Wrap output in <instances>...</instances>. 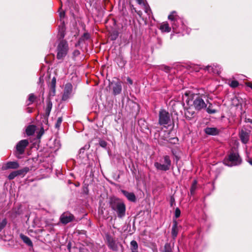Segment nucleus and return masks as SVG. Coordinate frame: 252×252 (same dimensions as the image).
Listing matches in <instances>:
<instances>
[{
  "instance_id": "nucleus-1",
  "label": "nucleus",
  "mask_w": 252,
  "mask_h": 252,
  "mask_svg": "<svg viewBox=\"0 0 252 252\" xmlns=\"http://www.w3.org/2000/svg\"><path fill=\"white\" fill-rule=\"evenodd\" d=\"M65 27L64 22H62V25L59 26V38L60 40L58 44L57 51V59L59 60H63L67 55L69 47L67 42L63 39L65 36Z\"/></svg>"
},
{
  "instance_id": "nucleus-2",
  "label": "nucleus",
  "mask_w": 252,
  "mask_h": 252,
  "mask_svg": "<svg viewBox=\"0 0 252 252\" xmlns=\"http://www.w3.org/2000/svg\"><path fill=\"white\" fill-rule=\"evenodd\" d=\"M109 205L112 211L116 213L117 217L122 219L126 216V206L124 202L115 196L109 198Z\"/></svg>"
},
{
  "instance_id": "nucleus-3",
  "label": "nucleus",
  "mask_w": 252,
  "mask_h": 252,
  "mask_svg": "<svg viewBox=\"0 0 252 252\" xmlns=\"http://www.w3.org/2000/svg\"><path fill=\"white\" fill-rule=\"evenodd\" d=\"M242 162V159L237 153L231 152L228 156L227 158L224 159V163L228 166H233L240 165Z\"/></svg>"
},
{
  "instance_id": "nucleus-4",
  "label": "nucleus",
  "mask_w": 252,
  "mask_h": 252,
  "mask_svg": "<svg viewBox=\"0 0 252 252\" xmlns=\"http://www.w3.org/2000/svg\"><path fill=\"white\" fill-rule=\"evenodd\" d=\"M171 164V161L168 156L163 157V160H160V162H156L154 163L155 167L158 170L166 171L169 170Z\"/></svg>"
},
{
  "instance_id": "nucleus-5",
  "label": "nucleus",
  "mask_w": 252,
  "mask_h": 252,
  "mask_svg": "<svg viewBox=\"0 0 252 252\" xmlns=\"http://www.w3.org/2000/svg\"><path fill=\"white\" fill-rule=\"evenodd\" d=\"M170 121L169 113L163 109L160 110L159 113V124L160 125H167Z\"/></svg>"
},
{
  "instance_id": "nucleus-6",
  "label": "nucleus",
  "mask_w": 252,
  "mask_h": 252,
  "mask_svg": "<svg viewBox=\"0 0 252 252\" xmlns=\"http://www.w3.org/2000/svg\"><path fill=\"white\" fill-rule=\"evenodd\" d=\"M193 99V105L195 110L200 111L206 108L207 104L200 96L197 95Z\"/></svg>"
},
{
  "instance_id": "nucleus-7",
  "label": "nucleus",
  "mask_w": 252,
  "mask_h": 252,
  "mask_svg": "<svg viewBox=\"0 0 252 252\" xmlns=\"http://www.w3.org/2000/svg\"><path fill=\"white\" fill-rule=\"evenodd\" d=\"M29 144V141L27 139L20 141L16 145V155H23L25 151L26 148Z\"/></svg>"
},
{
  "instance_id": "nucleus-8",
  "label": "nucleus",
  "mask_w": 252,
  "mask_h": 252,
  "mask_svg": "<svg viewBox=\"0 0 252 252\" xmlns=\"http://www.w3.org/2000/svg\"><path fill=\"white\" fill-rule=\"evenodd\" d=\"M29 168L28 167H24L21 170L14 171L9 174L8 176V178L9 180H12L18 175H21L27 173L29 172Z\"/></svg>"
},
{
  "instance_id": "nucleus-9",
  "label": "nucleus",
  "mask_w": 252,
  "mask_h": 252,
  "mask_svg": "<svg viewBox=\"0 0 252 252\" xmlns=\"http://www.w3.org/2000/svg\"><path fill=\"white\" fill-rule=\"evenodd\" d=\"M74 217L73 215L71 214L63 213V214L60 218L61 222L64 224L68 223L72 221Z\"/></svg>"
},
{
  "instance_id": "nucleus-10",
  "label": "nucleus",
  "mask_w": 252,
  "mask_h": 252,
  "mask_svg": "<svg viewBox=\"0 0 252 252\" xmlns=\"http://www.w3.org/2000/svg\"><path fill=\"white\" fill-rule=\"evenodd\" d=\"M239 137L241 142L244 144H247L250 139V133L247 132L245 129L242 128L239 133Z\"/></svg>"
},
{
  "instance_id": "nucleus-11",
  "label": "nucleus",
  "mask_w": 252,
  "mask_h": 252,
  "mask_svg": "<svg viewBox=\"0 0 252 252\" xmlns=\"http://www.w3.org/2000/svg\"><path fill=\"white\" fill-rule=\"evenodd\" d=\"M72 91V85L71 84H67L65 85V89L64 90L63 94L62 96V99L63 101L67 100L69 94H71Z\"/></svg>"
},
{
  "instance_id": "nucleus-12",
  "label": "nucleus",
  "mask_w": 252,
  "mask_h": 252,
  "mask_svg": "<svg viewBox=\"0 0 252 252\" xmlns=\"http://www.w3.org/2000/svg\"><path fill=\"white\" fill-rule=\"evenodd\" d=\"M107 242L109 248L113 251H117L119 243L114 239V237H107Z\"/></svg>"
},
{
  "instance_id": "nucleus-13",
  "label": "nucleus",
  "mask_w": 252,
  "mask_h": 252,
  "mask_svg": "<svg viewBox=\"0 0 252 252\" xmlns=\"http://www.w3.org/2000/svg\"><path fill=\"white\" fill-rule=\"evenodd\" d=\"M204 131L206 134L209 135H217L220 133V130L216 127H207Z\"/></svg>"
},
{
  "instance_id": "nucleus-14",
  "label": "nucleus",
  "mask_w": 252,
  "mask_h": 252,
  "mask_svg": "<svg viewBox=\"0 0 252 252\" xmlns=\"http://www.w3.org/2000/svg\"><path fill=\"white\" fill-rule=\"evenodd\" d=\"M122 90V87L121 82L118 81L116 82L113 87V94L117 95L121 93Z\"/></svg>"
},
{
  "instance_id": "nucleus-15",
  "label": "nucleus",
  "mask_w": 252,
  "mask_h": 252,
  "mask_svg": "<svg viewBox=\"0 0 252 252\" xmlns=\"http://www.w3.org/2000/svg\"><path fill=\"white\" fill-rule=\"evenodd\" d=\"M185 115L187 119L190 120L195 117V112L192 107H189L186 110Z\"/></svg>"
},
{
  "instance_id": "nucleus-16",
  "label": "nucleus",
  "mask_w": 252,
  "mask_h": 252,
  "mask_svg": "<svg viewBox=\"0 0 252 252\" xmlns=\"http://www.w3.org/2000/svg\"><path fill=\"white\" fill-rule=\"evenodd\" d=\"M0 245H2L5 246H14V240L12 238L6 240L3 239L2 237H0Z\"/></svg>"
},
{
  "instance_id": "nucleus-17",
  "label": "nucleus",
  "mask_w": 252,
  "mask_h": 252,
  "mask_svg": "<svg viewBox=\"0 0 252 252\" xmlns=\"http://www.w3.org/2000/svg\"><path fill=\"white\" fill-rule=\"evenodd\" d=\"M122 192L128 200L132 202H135L136 201V197L134 193L129 192L125 190H122Z\"/></svg>"
},
{
  "instance_id": "nucleus-18",
  "label": "nucleus",
  "mask_w": 252,
  "mask_h": 252,
  "mask_svg": "<svg viewBox=\"0 0 252 252\" xmlns=\"http://www.w3.org/2000/svg\"><path fill=\"white\" fill-rule=\"evenodd\" d=\"M36 126L34 125H30L26 129V133L28 136L32 135L35 131Z\"/></svg>"
},
{
  "instance_id": "nucleus-19",
  "label": "nucleus",
  "mask_w": 252,
  "mask_h": 252,
  "mask_svg": "<svg viewBox=\"0 0 252 252\" xmlns=\"http://www.w3.org/2000/svg\"><path fill=\"white\" fill-rule=\"evenodd\" d=\"M19 167V164L17 161H9L6 164L5 169H17Z\"/></svg>"
},
{
  "instance_id": "nucleus-20",
  "label": "nucleus",
  "mask_w": 252,
  "mask_h": 252,
  "mask_svg": "<svg viewBox=\"0 0 252 252\" xmlns=\"http://www.w3.org/2000/svg\"><path fill=\"white\" fill-rule=\"evenodd\" d=\"M8 213L10 218L15 219L18 215L21 214V211L20 210V208H18L17 209H13L11 211L9 212Z\"/></svg>"
},
{
  "instance_id": "nucleus-21",
  "label": "nucleus",
  "mask_w": 252,
  "mask_h": 252,
  "mask_svg": "<svg viewBox=\"0 0 252 252\" xmlns=\"http://www.w3.org/2000/svg\"><path fill=\"white\" fill-rule=\"evenodd\" d=\"M52 108V102L50 99H48L47 102V106L45 109V117L48 118L50 114V112L51 111Z\"/></svg>"
},
{
  "instance_id": "nucleus-22",
  "label": "nucleus",
  "mask_w": 252,
  "mask_h": 252,
  "mask_svg": "<svg viewBox=\"0 0 252 252\" xmlns=\"http://www.w3.org/2000/svg\"><path fill=\"white\" fill-rule=\"evenodd\" d=\"M90 38V34L88 32H85L83 35L79 39L78 42L76 44V46L79 45L81 43L84 41L85 40H88Z\"/></svg>"
},
{
  "instance_id": "nucleus-23",
  "label": "nucleus",
  "mask_w": 252,
  "mask_h": 252,
  "mask_svg": "<svg viewBox=\"0 0 252 252\" xmlns=\"http://www.w3.org/2000/svg\"><path fill=\"white\" fill-rule=\"evenodd\" d=\"M160 30L167 32H169L171 31V28L167 23H163L160 26Z\"/></svg>"
},
{
  "instance_id": "nucleus-24",
  "label": "nucleus",
  "mask_w": 252,
  "mask_h": 252,
  "mask_svg": "<svg viewBox=\"0 0 252 252\" xmlns=\"http://www.w3.org/2000/svg\"><path fill=\"white\" fill-rule=\"evenodd\" d=\"M197 181L194 180L192 183L190 189V195H193L195 193V190L197 188Z\"/></svg>"
},
{
  "instance_id": "nucleus-25",
  "label": "nucleus",
  "mask_w": 252,
  "mask_h": 252,
  "mask_svg": "<svg viewBox=\"0 0 252 252\" xmlns=\"http://www.w3.org/2000/svg\"><path fill=\"white\" fill-rule=\"evenodd\" d=\"M171 233L172 236H177L178 234L177 223L176 221L174 222V224L173 225L172 228Z\"/></svg>"
},
{
  "instance_id": "nucleus-26",
  "label": "nucleus",
  "mask_w": 252,
  "mask_h": 252,
  "mask_svg": "<svg viewBox=\"0 0 252 252\" xmlns=\"http://www.w3.org/2000/svg\"><path fill=\"white\" fill-rule=\"evenodd\" d=\"M25 244L31 247H32V243L29 237H19Z\"/></svg>"
},
{
  "instance_id": "nucleus-27",
  "label": "nucleus",
  "mask_w": 252,
  "mask_h": 252,
  "mask_svg": "<svg viewBox=\"0 0 252 252\" xmlns=\"http://www.w3.org/2000/svg\"><path fill=\"white\" fill-rule=\"evenodd\" d=\"M212 104L211 103H209V105L207 107H206V111L208 114H215L217 112V110L216 109L212 108Z\"/></svg>"
},
{
  "instance_id": "nucleus-28",
  "label": "nucleus",
  "mask_w": 252,
  "mask_h": 252,
  "mask_svg": "<svg viewBox=\"0 0 252 252\" xmlns=\"http://www.w3.org/2000/svg\"><path fill=\"white\" fill-rule=\"evenodd\" d=\"M119 36V32L117 31H113L110 35V38L111 40H115Z\"/></svg>"
},
{
  "instance_id": "nucleus-29",
  "label": "nucleus",
  "mask_w": 252,
  "mask_h": 252,
  "mask_svg": "<svg viewBox=\"0 0 252 252\" xmlns=\"http://www.w3.org/2000/svg\"><path fill=\"white\" fill-rule=\"evenodd\" d=\"M36 96L33 94H30L28 98V100L30 101V103L28 104V105H29L33 103L36 99Z\"/></svg>"
},
{
  "instance_id": "nucleus-30",
  "label": "nucleus",
  "mask_w": 252,
  "mask_h": 252,
  "mask_svg": "<svg viewBox=\"0 0 252 252\" xmlns=\"http://www.w3.org/2000/svg\"><path fill=\"white\" fill-rule=\"evenodd\" d=\"M131 249L132 252L136 251L138 248V245L135 241H132L130 243Z\"/></svg>"
},
{
  "instance_id": "nucleus-31",
  "label": "nucleus",
  "mask_w": 252,
  "mask_h": 252,
  "mask_svg": "<svg viewBox=\"0 0 252 252\" xmlns=\"http://www.w3.org/2000/svg\"><path fill=\"white\" fill-rule=\"evenodd\" d=\"M7 223V220L6 218L3 219L0 221V232L5 227Z\"/></svg>"
},
{
  "instance_id": "nucleus-32",
  "label": "nucleus",
  "mask_w": 252,
  "mask_h": 252,
  "mask_svg": "<svg viewBox=\"0 0 252 252\" xmlns=\"http://www.w3.org/2000/svg\"><path fill=\"white\" fill-rule=\"evenodd\" d=\"M163 252H173L171 246L170 244L166 243L165 245Z\"/></svg>"
},
{
  "instance_id": "nucleus-33",
  "label": "nucleus",
  "mask_w": 252,
  "mask_h": 252,
  "mask_svg": "<svg viewBox=\"0 0 252 252\" xmlns=\"http://www.w3.org/2000/svg\"><path fill=\"white\" fill-rule=\"evenodd\" d=\"M63 121V118L62 117H60L58 118V120L57 121V122L55 124V127L57 128H59L61 125V123Z\"/></svg>"
},
{
  "instance_id": "nucleus-34",
  "label": "nucleus",
  "mask_w": 252,
  "mask_h": 252,
  "mask_svg": "<svg viewBox=\"0 0 252 252\" xmlns=\"http://www.w3.org/2000/svg\"><path fill=\"white\" fill-rule=\"evenodd\" d=\"M239 82L237 80H232L230 84V86L233 88H235L236 87H237L239 85Z\"/></svg>"
},
{
  "instance_id": "nucleus-35",
  "label": "nucleus",
  "mask_w": 252,
  "mask_h": 252,
  "mask_svg": "<svg viewBox=\"0 0 252 252\" xmlns=\"http://www.w3.org/2000/svg\"><path fill=\"white\" fill-rule=\"evenodd\" d=\"M56 94V87H50V91L49 93V96H54Z\"/></svg>"
},
{
  "instance_id": "nucleus-36",
  "label": "nucleus",
  "mask_w": 252,
  "mask_h": 252,
  "mask_svg": "<svg viewBox=\"0 0 252 252\" xmlns=\"http://www.w3.org/2000/svg\"><path fill=\"white\" fill-rule=\"evenodd\" d=\"M90 148V145L89 144H86L83 147L80 149V154L84 153L86 150H88Z\"/></svg>"
},
{
  "instance_id": "nucleus-37",
  "label": "nucleus",
  "mask_w": 252,
  "mask_h": 252,
  "mask_svg": "<svg viewBox=\"0 0 252 252\" xmlns=\"http://www.w3.org/2000/svg\"><path fill=\"white\" fill-rule=\"evenodd\" d=\"M99 144L100 146H101L102 148H105L107 146V143L105 141L99 139Z\"/></svg>"
},
{
  "instance_id": "nucleus-38",
  "label": "nucleus",
  "mask_w": 252,
  "mask_h": 252,
  "mask_svg": "<svg viewBox=\"0 0 252 252\" xmlns=\"http://www.w3.org/2000/svg\"><path fill=\"white\" fill-rule=\"evenodd\" d=\"M44 133V128L42 127L37 134V138L40 139L42 135Z\"/></svg>"
},
{
  "instance_id": "nucleus-39",
  "label": "nucleus",
  "mask_w": 252,
  "mask_h": 252,
  "mask_svg": "<svg viewBox=\"0 0 252 252\" xmlns=\"http://www.w3.org/2000/svg\"><path fill=\"white\" fill-rule=\"evenodd\" d=\"M176 13L175 11H173L168 17L169 20L171 21H174L175 19V15L174 14Z\"/></svg>"
},
{
  "instance_id": "nucleus-40",
  "label": "nucleus",
  "mask_w": 252,
  "mask_h": 252,
  "mask_svg": "<svg viewBox=\"0 0 252 252\" xmlns=\"http://www.w3.org/2000/svg\"><path fill=\"white\" fill-rule=\"evenodd\" d=\"M181 215V211L179 208H176L175 211V217L178 218Z\"/></svg>"
},
{
  "instance_id": "nucleus-41",
  "label": "nucleus",
  "mask_w": 252,
  "mask_h": 252,
  "mask_svg": "<svg viewBox=\"0 0 252 252\" xmlns=\"http://www.w3.org/2000/svg\"><path fill=\"white\" fill-rule=\"evenodd\" d=\"M56 79L55 77H54L50 83V87H56Z\"/></svg>"
},
{
  "instance_id": "nucleus-42",
  "label": "nucleus",
  "mask_w": 252,
  "mask_h": 252,
  "mask_svg": "<svg viewBox=\"0 0 252 252\" xmlns=\"http://www.w3.org/2000/svg\"><path fill=\"white\" fill-rule=\"evenodd\" d=\"M175 204V198L173 196H171L170 197V205L171 207H173Z\"/></svg>"
},
{
  "instance_id": "nucleus-43",
  "label": "nucleus",
  "mask_w": 252,
  "mask_h": 252,
  "mask_svg": "<svg viewBox=\"0 0 252 252\" xmlns=\"http://www.w3.org/2000/svg\"><path fill=\"white\" fill-rule=\"evenodd\" d=\"M60 18H61L60 21L61 22V25L60 26H61V25H62V22L63 21L64 22V21L62 20V19L64 18V16H65V12H64V11L61 12L60 13Z\"/></svg>"
},
{
  "instance_id": "nucleus-44",
  "label": "nucleus",
  "mask_w": 252,
  "mask_h": 252,
  "mask_svg": "<svg viewBox=\"0 0 252 252\" xmlns=\"http://www.w3.org/2000/svg\"><path fill=\"white\" fill-rule=\"evenodd\" d=\"M80 54V52L78 50H75L72 53L73 57H77Z\"/></svg>"
},
{
  "instance_id": "nucleus-45",
  "label": "nucleus",
  "mask_w": 252,
  "mask_h": 252,
  "mask_svg": "<svg viewBox=\"0 0 252 252\" xmlns=\"http://www.w3.org/2000/svg\"><path fill=\"white\" fill-rule=\"evenodd\" d=\"M170 69H171V68H170V67H169V66H165L164 67L163 70H164V71H165L166 72L168 73V72H169L170 71Z\"/></svg>"
},
{
  "instance_id": "nucleus-46",
  "label": "nucleus",
  "mask_w": 252,
  "mask_h": 252,
  "mask_svg": "<svg viewBox=\"0 0 252 252\" xmlns=\"http://www.w3.org/2000/svg\"><path fill=\"white\" fill-rule=\"evenodd\" d=\"M150 11H151V9L150 8V7L149 6H145V12L146 13H148L149 14Z\"/></svg>"
},
{
  "instance_id": "nucleus-47",
  "label": "nucleus",
  "mask_w": 252,
  "mask_h": 252,
  "mask_svg": "<svg viewBox=\"0 0 252 252\" xmlns=\"http://www.w3.org/2000/svg\"><path fill=\"white\" fill-rule=\"evenodd\" d=\"M244 121L245 123H250L252 124V120L250 118H245Z\"/></svg>"
},
{
  "instance_id": "nucleus-48",
  "label": "nucleus",
  "mask_w": 252,
  "mask_h": 252,
  "mask_svg": "<svg viewBox=\"0 0 252 252\" xmlns=\"http://www.w3.org/2000/svg\"><path fill=\"white\" fill-rule=\"evenodd\" d=\"M126 80L127 81V82L130 84V85H132L133 84V81L132 80L129 78V77H127V79H126Z\"/></svg>"
},
{
  "instance_id": "nucleus-49",
  "label": "nucleus",
  "mask_w": 252,
  "mask_h": 252,
  "mask_svg": "<svg viewBox=\"0 0 252 252\" xmlns=\"http://www.w3.org/2000/svg\"><path fill=\"white\" fill-rule=\"evenodd\" d=\"M27 111L28 113H31L32 112V108H31V107H28L27 108Z\"/></svg>"
},
{
  "instance_id": "nucleus-50",
  "label": "nucleus",
  "mask_w": 252,
  "mask_h": 252,
  "mask_svg": "<svg viewBox=\"0 0 252 252\" xmlns=\"http://www.w3.org/2000/svg\"><path fill=\"white\" fill-rule=\"evenodd\" d=\"M246 85L248 87L251 88L252 89V83L248 82L246 83Z\"/></svg>"
},
{
  "instance_id": "nucleus-51",
  "label": "nucleus",
  "mask_w": 252,
  "mask_h": 252,
  "mask_svg": "<svg viewBox=\"0 0 252 252\" xmlns=\"http://www.w3.org/2000/svg\"><path fill=\"white\" fill-rule=\"evenodd\" d=\"M136 1L139 4H141L143 3V0H136Z\"/></svg>"
},
{
  "instance_id": "nucleus-52",
  "label": "nucleus",
  "mask_w": 252,
  "mask_h": 252,
  "mask_svg": "<svg viewBox=\"0 0 252 252\" xmlns=\"http://www.w3.org/2000/svg\"><path fill=\"white\" fill-rule=\"evenodd\" d=\"M131 104L132 105L133 107H138V104L136 103L131 102Z\"/></svg>"
},
{
  "instance_id": "nucleus-53",
  "label": "nucleus",
  "mask_w": 252,
  "mask_h": 252,
  "mask_svg": "<svg viewBox=\"0 0 252 252\" xmlns=\"http://www.w3.org/2000/svg\"><path fill=\"white\" fill-rule=\"evenodd\" d=\"M172 112L173 113H174V114L176 115H178V113L177 112V111L175 110V108L173 107V111Z\"/></svg>"
},
{
  "instance_id": "nucleus-54",
  "label": "nucleus",
  "mask_w": 252,
  "mask_h": 252,
  "mask_svg": "<svg viewBox=\"0 0 252 252\" xmlns=\"http://www.w3.org/2000/svg\"><path fill=\"white\" fill-rule=\"evenodd\" d=\"M248 161L250 164L252 165V158H249Z\"/></svg>"
},
{
  "instance_id": "nucleus-55",
  "label": "nucleus",
  "mask_w": 252,
  "mask_h": 252,
  "mask_svg": "<svg viewBox=\"0 0 252 252\" xmlns=\"http://www.w3.org/2000/svg\"><path fill=\"white\" fill-rule=\"evenodd\" d=\"M137 12V13L138 15H140V14L141 13V12L140 11H138V12Z\"/></svg>"
},
{
  "instance_id": "nucleus-56",
  "label": "nucleus",
  "mask_w": 252,
  "mask_h": 252,
  "mask_svg": "<svg viewBox=\"0 0 252 252\" xmlns=\"http://www.w3.org/2000/svg\"><path fill=\"white\" fill-rule=\"evenodd\" d=\"M132 7H133V10H134V11L136 12L137 11H136V10L135 8L133 7V5H132Z\"/></svg>"
},
{
  "instance_id": "nucleus-57",
  "label": "nucleus",
  "mask_w": 252,
  "mask_h": 252,
  "mask_svg": "<svg viewBox=\"0 0 252 252\" xmlns=\"http://www.w3.org/2000/svg\"><path fill=\"white\" fill-rule=\"evenodd\" d=\"M210 67H211V66H207V69H208V70H209V68H210Z\"/></svg>"
},
{
  "instance_id": "nucleus-58",
  "label": "nucleus",
  "mask_w": 252,
  "mask_h": 252,
  "mask_svg": "<svg viewBox=\"0 0 252 252\" xmlns=\"http://www.w3.org/2000/svg\"><path fill=\"white\" fill-rule=\"evenodd\" d=\"M20 236L22 237V236H25L21 234H20Z\"/></svg>"
},
{
  "instance_id": "nucleus-59",
  "label": "nucleus",
  "mask_w": 252,
  "mask_h": 252,
  "mask_svg": "<svg viewBox=\"0 0 252 252\" xmlns=\"http://www.w3.org/2000/svg\"><path fill=\"white\" fill-rule=\"evenodd\" d=\"M173 139H176V140H178V138H173Z\"/></svg>"
},
{
  "instance_id": "nucleus-60",
  "label": "nucleus",
  "mask_w": 252,
  "mask_h": 252,
  "mask_svg": "<svg viewBox=\"0 0 252 252\" xmlns=\"http://www.w3.org/2000/svg\"><path fill=\"white\" fill-rule=\"evenodd\" d=\"M183 106H184V105H185V103H183Z\"/></svg>"
}]
</instances>
